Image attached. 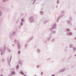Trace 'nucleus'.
Instances as JSON below:
<instances>
[{
	"label": "nucleus",
	"mask_w": 76,
	"mask_h": 76,
	"mask_svg": "<svg viewBox=\"0 0 76 76\" xmlns=\"http://www.w3.org/2000/svg\"><path fill=\"white\" fill-rule=\"evenodd\" d=\"M15 34H16V32L15 31H13V32H12L11 33H10L9 35V37H10V38H11V39H12L11 38V37H12L14 36V35H15Z\"/></svg>",
	"instance_id": "obj_1"
},
{
	"label": "nucleus",
	"mask_w": 76,
	"mask_h": 76,
	"mask_svg": "<svg viewBox=\"0 0 76 76\" xmlns=\"http://www.w3.org/2000/svg\"><path fill=\"white\" fill-rule=\"evenodd\" d=\"M34 20H35V19H34V17L33 16L30 17L29 19V20L30 22H33L34 21Z\"/></svg>",
	"instance_id": "obj_2"
},
{
	"label": "nucleus",
	"mask_w": 76,
	"mask_h": 76,
	"mask_svg": "<svg viewBox=\"0 0 76 76\" xmlns=\"http://www.w3.org/2000/svg\"><path fill=\"white\" fill-rule=\"evenodd\" d=\"M56 26H57V25L56 24V23H54L52 26V28L50 29V31H51L52 30H53V29H56Z\"/></svg>",
	"instance_id": "obj_3"
},
{
	"label": "nucleus",
	"mask_w": 76,
	"mask_h": 76,
	"mask_svg": "<svg viewBox=\"0 0 76 76\" xmlns=\"http://www.w3.org/2000/svg\"><path fill=\"white\" fill-rule=\"evenodd\" d=\"M11 60H12V57L11 56L8 57L7 58V60L8 61L9 66H10V64L9 63V62L11 61Z\"/></svg>",
	"instance_id": "obj_4"
},
{
	"label": "nucleus",
	"mask_w": 76,
	"mask_h": 76,
	"mask_svg": "<svg viewBox=\"0 0 76 76\" xmlns=\"http://www.w3.org/2000/svg\"><path fill=\"white\" fill-rule=\"evenodd\" d=\"M6 45H4V46L3 49L2 50H1V51L2 52V53H5V51H6Z\"/></svg>",
	"instance_id": "obj_5"
},
{
	"label": "nucleus",
	"mask_w": 76,
	"mask_h": 76,
	"mask_svg": "<svg viewBox=\"0 0 76 76\" xmlns=\"http://www.w3.org/2000/svg\"><path fill=\"white\" fill-rule=\"evenodd\" d=\"M72 20V17H70L69 19L66 21V23H70V22Z\"/></svg>",
	"instance_id": "obj_6"
},
{
	"label": "nucleus",
	"mask_w": 76,
	"mask_h": 76,
	"mask_svg": "<svg viewBox=\"0 0 76 76\" xmlns=\"http://www.w3.org/2000/svg\"><path fill=\"white\" fill-rule=\"evenodd\" d=\"M14 42L15 43V44H19V41H17V40L16 39H15L14 41Z\"/></svg>",
	"instance_id": "obj_7"
},
{
	"label": "nucleus",
	"mask_w": 76,
	"mask_h": 76,
	"mask_svg": "<svg viewBox=\"0 0 76 76\" xmlns=\"http://www.w3.org/2000/svg\"><path fill=\"white\" fill-rule=\"evenodd\" d=\"M17 48L18 50H20V45L19 44L18 45Z\"/></svg>",
	"instance_id": "obj_8"
},
{
	"label": "nucleus",
	"mask_w": 76,
	"mask_h": 76,
	"mask_svg": "<svg viewBox=\"0 0 76 76\" xmlns=\"http://www.w3.org/2000/svg\"><path fill=\"white\" fill-rule=\"evenodd\" d=\"M23 22H21L20 23V26L19 27V28H21V27H22V26H23Z\"/></svg>",
	"instance_id": "obj_9"
},
{
	"label": "nucleus",
	"mask_w": 76,
	"mask_h": 76,
	"mask_svg": "<svg viewBox=\"0 0 76 76\" xmlns=\"http://www.w3.org/2000/svg\"><path fill=\"white\" fill-rule=\"evenodd\" d=\"M63 17V15H61L60 16H59L58 18L57 19V21L58 22V20L60 19V18H61V17Z\"/></svg>",
	"instance_id": "obj_10"
},
{
	"label": "nucleus",
	"mask_w": 76,
	"mask_h": 76,
	"mask_svg": "<svg viewBox=\"0 0 76 76\" xmlns=\"http://www.w3.org/2000/svg\"><path fill=\"white\" fill-rule=\"evenodd\" d=\"M69 48H73V45L72 44L69 45Z\"/></svg>",
	"instance_id": "obj_11"
},
{
	"label": "nucleus",
	"mask_w": 76,
	"mask_h": 76,
	"mask_svg": "<svg viewBox=\"0 0 76 76\" xmlns=\"http://www.w3.org/2000/svg\"><path fill=\"white\" fill-rule=\"evenodd\" d=\"M18 63L19 64H21V65H22V62L20 61H19Z\"/></svg>",
	"instance_id": "obj_12"
},
{
	"label": "nucleus",
	"mask_w": 76,
	"mask_h": 76,
	"mask_svg": "<svg viewBox=\"0 0 76 76\" xmlns=\"http://www.w3.org/2000/svg\"><path fill=\"white\" fill-rule=\"evenodd\" d=\"M52 34H56V31L55 30H53L52 31Z\"/></svg>",
	"instance_id": "obj_13"
},
{
	"label": "nucleus",
	"mask_w": 76,
	"mask_h": 76,
	"mask_svg": "<svg viewBox=\"0 0 76 76\" xmlns=\"http://www.w3.org/2000/svg\"><path fill=\"white\" fill-rule=\"evenodd\" d=\"M40 14L41 15H44V12L42 11L40 12Z\"/></svg>",
	"instance_id": "obj_14"
},
{
	"label": "nucleus",
	"mask_w": 76,
	"mask_h": 76,
	"mask_svg": "<svg viewBox=\"0 0 76 76\" xmlns=\"http://www.w3.org/2000/svg\"><path fill=\"white\" fill-rule=\"evenodd\" d=\"M33 38H34V37H31L30 38V39H29V41H31V40H32V39Z\"/></svg>",
	"instance_id": "obj_15"
},
{
	"label": "nucleus",
	"mask_w": 76,
	"mask_h": 76,
	"mask_svg": "<svg viewBox=\"0 0 76 76\" xmlns=\"http://www.w3.org/2000/svg\"><path fill=\"white\" fill-rule=\"evenodd\" d=\"M11 74L13 75H15V72L13 71L11 73Z\"/></svg>",
	"instance_id": "obj_16"
},
{
	"label": "nucleus",
	"mask_w": 76,
	"mask_h": 76,
	"mask_svg": "<svg viewBox=\"0 0 76 76\" xmlns=\"http://www.w3.org/2000/svg\"><path fill=\"white\" fill-rule=\"evenodd\" d=\"M51 36H49L47 38V39L48 40H50V39H51Z\"/></svg>",
	"instance_id": "obj_17"
},
{
	"label": "nucleus",
	"mask_w": 76,
	"mask_h": 76,
	"mask_svg": "<svg viewBox=\"0 0 76 76\" xmlns=\"http://www.w3.org/2000/svg\"><path fill=\"white\" fill-rule=\"evenodd\" d=\"M37 51L39 53L41 52V51L40 50H39V49H37Z\"/></svg>",
	"instance_id": "obj_18"
},
{
	"label": "nucleus",
	"mask_w": 76,
	"mask_h": 76,
	"mask_svg": "<svg viewBox=\"0 0 76 76\" xmlns=\"http://www.w3.org/2000/svg\"><path fill=\"white\" fill-rule=\"evenodd\" d=\"M20 73L22 74V75H24V76L25 75V74L24 73H23V71H22L21 72H20Z\"/></svg>",
	"instance_id": "obj_19"
},
{
	"label": "nucleus",
	"mask_w": 76,
	"mask_h": 76,
	"mask_svg": "<svg viewBox=\"0 0 76 76\" xmlns=\"http://www.w3.org/2000/svg\"><path fill=\"white\" fill-rule=\"evenodd\" d=\"M19 68V66L18 65H17L16 67V69H18Z\"/></svg>",
	"instance_id": "obj_20"
},
{
	"label": "nucleus",
	"mask_w": 76,
	"mask_h": 76,
	"mask_svg": "<svg viewBox=\"0 0 76 76\" xmlns=\"http://www.w3.org/2000/svg\"><path fill=\"white\" fill-rule=\"evenodd\" d=\"M1 15H2V12L1 10H0V16H1Z\"/></svg>",
	"instance_id": "obj_21"
},
{
	"label": "nucleus",
	"mask_w": 76,
	"mask_h": 76,
	"mask_svg": "<svg viewBox=\"0 0 76 76\" xmlns=\"http://www.w3.org/2000/svg\"><path fill=\"white\" fill-rule=\"evenodd\" d=\"M47 21H44L43 22V23H44V24H45V23H47Z\"/></svg>",
	"instance_id": "obj_22"
},
{
	"label": "nucleus",
	"mask_w": 76,
	"mask_h": 76,
	"mask_svg": "<svg viewBox=\"0 0 76 76\" xmlns=\"http://www.w3.org/2000/svg\"><path fill=\"white\" fill-rule=\"evenodd\" d=\"M72 34V33L71 32H69L68 33V35H71Z\"/></svg>",
	"instance_id": "obj_23"
},
{
	"label": "nucleus",
	"mask_w": 76,
	"mask_h": 76,
	"mask_svg": "<svg viewBox=\"0 0 76 76\" xmlns=\"http://www.w3.org/2000/svg\"><path fill=\"white\" fill-rule=\"evenodd\" d=\"M66 31H67V32H70V29H69L68 28H67L66 29Z\"/></svg>",
	"instance_id": "obj_24"
},
{
	"label": "nucleus",
	"mask_w": 76,
	"mask_h": 76,
	"mask_svg": "<svg viewBox=\"0 0 76 76\" xmlns=\"http://www.w3.org/2000/svg\"><path fill=\"white\" fill-rule=\"evenodd\" d=\"M6 0H3L2 1V2H3V3H4V2H6Z\"/></svg>",
	"instance_id": "obj_25"
},
{
	"label": "nucleus",
	"mask_w": 76,
	"mask_h": 76,
	"mask_svg": "<svg viewBox=\"0 0 76 76\" xmlns=\"http://www.w3.org/2000/svg\"><path fill=\"white\" fill-rule=\"evenodd\" d=\"M56 3L57 4H59V0H57L56 1Z\"/></svg>",
	"instance_id": "obj_26"
},
{
	"label": "nucleus",
	"mask_w": 76,
	"mask_h": 76,
	"mask_svg": "<svg viewBox=\"0 0 76 76\" xmlns=\"http://www.w3.org/2000/svg\"><path fill=\"white\" fill-rule=\"evenodd\" d=\"M36 0H32V1H34L33 3V4H34V3H35V1Z\"/></svg>",
	"instance_id": "obj_27"
},
{
	"label": "nucleus",
	"mask_w": 76,
	"mask_h": 76,
	"mask_svg": "<svg viewBox=\"0 0 76 76\" xmlns=\"http://www.w3.org/2000/svg\"><path fill=\"white\" fill-rule=\"evenodd\" d=\"M18 54H20V51H19L18 52Z\"/></svg>",
	"instance_id": "obj_28"
},
{
	"label": "nucleus",
	"mask_w": 76,
	"mask_h": 76,
	"mask_svg": "<svg viewBox=\"0 0 76 76\" xmlns=\"http://www.w3.org/2000/svg\"><path fill=\"white\" fill-rule=\"evenodd\" d=\"M8 52H9V53H10V49H8Z\"/></svg>",
	"instance_id": "obj_29"
},
{
	"label": "nucleus",
	"mask_w": 76,
	"mask_h": 76,
	"mask_svg": "<svg viewBox=\"0 0 76 76\" xmlns=\"http://www.w3.org/2000/svg\"><path fill=\"white\" fill-rule=\"evenodd\" d=\"M74 51H76V47H74Z\"/></svg>",
	"instance_id": "obj_30"
},
{
	"label": "nucleus",
	"mask_w": 76,
	"mask_h": 76,
	"mask_svg": "<svg viewBox=\"0 0 76 76\" xmlns=\"http://www.w3.org/2000/svg\"><path fill=\"white\" fill-rule=\"evenodd\" d=\"M21 22H24V20H23V19H22L21 20Z\"/></svg>",
	"instance_id": "obj_31"
},
{
	"label": "nucleus",
	"mask_w": 76,
	"mask_h": 76,
	"mask_svg": "<svg viewBox=\"0 0 76 76\" xmlns=\"http://www.w3.org/2000/svg\"><path fill=\"white\" fill-rule=\"evenodd\" d=\"M4 60H5L4 59H3L2 60V62H4Z\"/></svg>",
	"instance_id": "obj_32"
},
{
	"label": "nucleus",
	"mask_w": 76,
	"mask_h": 76,
	"mask_svg": "<svg viewBox=\"0 0 76 76\" xmlns=\"http://www.w3.org/2000/svg\"><path fill=\"white\" fill-rule=\"evenodd\" d=\"M64 70V69H63L61 71H60V72H63Z\"/></svg>",
	"instance_id": "obj_33"
},
{
	"label": "nucleus",
	"mask_w": 76,
	"mask_h": 76,
	"mask_svg": "<svg viewBox=\"0 0 76 76\" xmlns=\"http://www.w3.org/2000/svg\"><path fill=\"white\" fill-rule=\"evenodd\" d=\"M51 35H52V34L50 33V34H49V37H51Z\"/></svg>",
	"instance_id": "obj_34"
},
{
	"label": "nucleus",
	"mask_w": 76,
	"mask_h": 76,
	"mask_svg": "<svg viewBox=\"0 0 76 76\" xmlns=\"http://www.w3.org/2000/svg\"><path fill=\"white\" fill-rule=\"evenodd\" d=\"M39 65H37V68H39Z\"/></svg>",
	"instance_id": "obj_35"
},
{
	"label": "nucleus",
	"mask_w": 76,
	"mask_h": 76,
	"mask_svg": "<svg viewBox=\"0 0 76 76\" xmlns=\"http://www.w3.org/2000/svg\"><path fill=\"white\" fill-rule=\"evenodd\" d=\"M8 76H12V75L11 74L10 75H8Z\"/></svg>",
	"instance_id": "obj_36"
},
{
	"label": "nucleus",
	"mask_w": 76,
	"mask_h": 76,
	"mask_svg": "<svg viewBox=\"0 0 76 76\" xmlns=\"http://www.w3.org/2000/svg\"><path fill=\"white\" fill-rule=\"evenodd\" d=\"M3 53H3V52H2V53H1V55H2L3 54Z\"/></svg>",
	"instance_id": "obj_37"
},
{
	"label": "nucleus",
	"mask_w": 76,
	"mask_h": 76,
	"mask_svg": "<svg viewBox=\"0 0 76 76\" xmlns=\"http://www.w3.org/2000/svg\"><path fill=\"white\" fill-rule=\"evenodd\" d=\"M41 75H43V72H41Z\"/></svg>",
	"instance_id": "obj_38"
},
{
	"label": "nucleus",
	"mask_w": 76,
	"mask_h": 76,
	"mask_svg": "<svg viewBox=\"0 0 76 76\" xmlns=\"http://www.w3.org/2000/svg\"><path fill=\"white\" fill-rule=\"evenodd\" d=\"M27 45H26H26H25V47H27Z\"/></svg>",
	"instance_id": "obj_39"
},
{
	"label": "nucleus",
	"mask_w": 76,
	"mask_h": 76,
	"mask_svg": "<svg viewBox=\"0 0 76 76\" xmlns=\"http://www.w3.org/2000/svg\"><path fill=\"white\" fill-rule=\"evenodd\" d=\"M64 13V12L63 11L62 12H61V14H62V13Z\"/></svg>",
	"instance_id": "obj_40"
},
{
	"label": "nucleus",
	"mask_w": 76,
	"mask_h": 76,
	"mask_svg": "<svg viewBox=\"0 0 76 76\" xmlns=\"http://www.w3.org/2000/svg\"><path fill=\"white\" fill-rule=\"evenodd\" d=\"M53 41H55V39H53Z\"/></svg>",
	"instance_id": "obj_41"
},
{
	"label": "nucleus",
	"mask_w": 76,
	"mask_h": 76,
	"mask_svg": "<svg viewBox=\"0 0 76 76\" xmlns=\"http://www.w3.org/2000/svg\"><path fill=\"white\" fill-rule=\"evenodd\" d=\"M54 75H54L53 74V75H52V76H54Z\"/></svg>",
	"instance_id": "obj_42"
},
{
	"label": "nucleus",
	"mask_w": 76,
	"mask_h": 76,
	"mask_svg": "<svg viewBox=\"0 0 76 76\" xmlns=\"http://www.w3.org/2000/svg\"><path fill=\"white\" fill-rule=\"evenodd\" d=\"M0 76H3V75H1Z\"/></svg>",
	"instance_id": "obj_43"
},
{
	"label": "nucleus",
	"mask_w": 76,
	"mask_h": 76,
	"mask_svg": "<svg viewBox=\"0 0 76 76\" xmlns=\"http://www.w3.org/2000/svg\"><path fill=\"white\" fill-rule=\"evenodd\" d=\"M1 70L2 71H3V69H1Z\"/></svg>",
	"instance_id": "obj_44"
},
{
	"label": "nucleus",
	"mask_w": 76,
	"mask_h": 76,
	"mask_svg": "<svg viewBox=\"0 0 76 76\" xmlns=\"http://www.w3.org/2000/svg\"><path fill=\"white\" fill-rule=\"evenodd\" d=\"M14 45H12V46H14Z\"/></svg>",
	"instance_id": "obj_45"
},
{
	"label": "nucleus",
	"mask_w": 76,
	"mask_h": 76,
	"mask_svg": "<svg viewBox=\"0 0 76 76\" xmlns=\"http://www.w3.org/2000/svg\"><path fill=\"white\" fill-rule=\"evenodd\" d=\"M75 56H76V54L75 55Z\"/></svg>",
	"instance_id": "obj_46"
},
{
	"label": "nucleus",
	"mask_w": 76,
	"mask_h": 76,
	"mask_svg": "<svg viewBox=\"0 0 76 76\" xmlns=\"http://www.w3.org/2000/svg\"><path fill=\"white\" fill-rule=\"evenodd\" d=\"M34 76H37V75H35Z\"/></svg>",
	"instance_id": "obj_47"
},
{
	"label": "nucleus",
	"mask_w": 76,
	"mask_h": 76,
	"mask_svg": "<svg viewBox=\"0 0 76 76\" xmlns=\"http://www.w3.org/2000/svg\"><path fill=\"white\" fill-rule=\"evenodd\" d=\"M63 15H64V14H63Z\"/></svg>",
	"instance_id": "obj_48"
},
{
	"label": "nucleus",
	"mask_w": 76,
	"mask_h": 76,
	"mask_svg": "<svg viewBox=\"0 0 76 76\" xmlns=\"http://www.w3.org/2000/svg\"><path fill=\"white\" fill-rule=\"evenodd\" d=\"M56 7H57V6H56Z\"/></svg>",
	"instance_id": "obj_49"
}]
</instances>
